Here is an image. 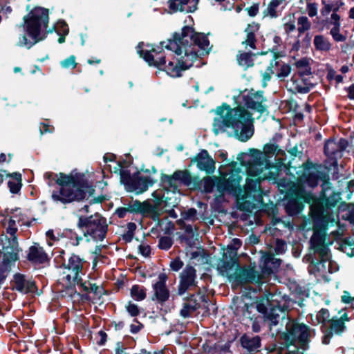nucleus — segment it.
Wrapping results in <instances>:
<instances>
[{"mask_svg":"<svg viewBox=\"0 0 354 354\" xmlns=\"http://www.w3.org/2000/svg\"><path fill=\"white\" fill-rule=\"evenodd\" d=\"M142 43L137 46L138 53L149 64L163 69L172 77H179L182 72L194 65L199 55L208 53L209 41L204 34L198 33L193 28L185 26L180 33H175L173 39L162 41L151 50H143Z\"/></svg>","mask_w":354,"mask_h":354,"instance_id":"f257e3e1","label":"nucleus"},{"mask_svg":"<svg viewBox=\"0 0 354 354\" xmlns=\"http://www.w3.org/2000/svg\"><path fill=\"white\" fill-rule=\"evenodd\" d=\"M239 106H222L216 110L212 130L215 135L232 128L234 136L241 142L250 139L254 133V118L245 108L263 113L267 111L266 98L261 91L245 90L238 97Z\"/></svg>","mask_w":354,"mask_h":354,"instance_id":"f03ea898","label":"nucleus"},{"mask_svg":"<svg viewBox=\"0 0 354 354\" xmlns=\"http://www.w3.org/2000/svg\"><path fill=\"white\" fill-rule=\"evenodd\" d=\"M285 156V151L278 147L275 157L279 162L274 165H271L270 160L263 157L262 152L254 150L252 160L250 161L247 169V174L250 176L257 177V178L255 180L247 178L243 198H252L255 201L261 202L263 199L260 188L261 180H268L279 187H286L284 183L286 180L281 178L282 171L286 170V167L283 163Z\"/></svg>","mask_w":354,"mask_h":354,"instance_id":"7ed1b4c3","label":"nucleus"},{"mask_svg":"<svg viewBox=\"0 0 354 354\" xmlns=\"http://www.w3.org/2000/svg\"><path fill=\"white\" fill-rule=\"evenodd\" d=\"M44 178L49 186L55 180L59 186L57 189L52 192V199L56 203L62 204L70 203L73 201H79L93 194L94 189L87 185L84 176L82 174L65 175L60 173L59 175L53 173H46Z\"/></svg>","mask_w":354,"mask_h":354,"instance_id":"20e7f679","label":"nucleus"},{"mask_svg":"<svg viewBox=\"0 0 354 354\" xmlns=\"http://www.w3.org/2000/svg\"><path fill=\"white\" fill-rule=\"evenodd\" d=\"M48 24V10L43 8H35L24 17L23 28L30 37L22 35L17 45L30 48L33 45L44 39Z\"/></svg>","mask_w":354,"mask_h":354,"instance_id":"39448f33","label":"nucleus"},{"mask_svg":"<svg viewBox=\"0 0 354 354\" xmlns=\"http://www.w3.org/2000/svg\"><path fill=\"white\" fill-rule=\"evenodd\" d=\"M86 261L80 256L73 254L67 261L62 263L64 269V276L60 279L66 287L79 286L83 291L88 290L86 283H83L82 277L85 274L84 265Z\"/></svg>","mask_w":354,"mask_h":354,"instance_id":"423d86ee","label":"nucleus"},{"mask_svg":"<svg viewBox=\"0 0 354 354\" xmlns=\"http://www.w3.org/2000/svg\"><path fill=\"white\" fill-rule=\"evenodd\" d=\"M77 227L82 230L84 236H89L96 241H103L108 230L106 219L98 214L88 217L80 216Z\"/></svg>","mask_w":354,"mask_h":354,"instance_id":"0eeeda50","label":"nucleus"},{"mask_svg":"<svg viewBox=\"0 0 354 354\" xmlns=\"http://www.w3.org/2000/svg\"><path fill=\"white\" fill-rule=\"evenodd\" d=\"M284 183L286 185L285 187L278 185L280 192L282 193L287 192L288 194L290 193L294 194L295 196V198H290L288 201L286 205V210L290 215L297 214L303 209V202H310V196L306 194L304 189L299 185L288 182L287 180H285Z\"/></svg>","mask_w":354,"mask_h":354,"instance_id":"6e6552de","label":"nucleus"},{"mask_svg":"<svg viewBox=\"0 0 354 354\" xmlns=\"http://www.w3.org/2000/svg\"><path fill=\"white\" fill-rule=\"evenodd\" d=\"M314 333L308 326L304 324H293L288 331L287 340L291 344L304 348L308 338Z\"/></svg>","mask_w":354,"mask_h":354,"instance_id":"1a4fd4ad","label":"nucleus"},{"mask_svg":"<svg viewBox=\"0 0 354 354\" xmlns=\"http://www.w3.org/2000/svg\"><path fill=\"white\" fill-rule=\"evenodd\" d=\"M196 270L192 266L187 265L179 275L178 294L183 295L187 291L197 287Z\"/></svg>","mask_w":354,"mask_h":354,"instance_id":"9d476101","label":"nucleus"},{"mask_svg":"<svg viewBox=\"0 0 354 354\" xmlns=\"http://www.w3.org/2000/svg\"><path fill=\"white\" fill-rule=\"evenodd\" d=\"M167 281V274L160 273L157 280L153 281L151 291V300L153 301L163 304L169 300L170 292L166 284Z\"/></svg>","mask_w":354,"mask_h":354,"instance_id":"9b49d317","label":"nucleus"},{"mask_svg":"<svg viewBox=\"0 0 354 354\" xmlns=\"http://www.w3.org/2000/svg\"><path fill=\"white\" fill-rule=\"evenodd\" d=\"M162 183L165 187L175 190L179 185L190 186L192 183V178L187 170H178L171 176L163 175Z\"/></svg>","mask_w":354,"mask_h":354,"instance_id":"f8f14e48","label":"nucleus"},{"mask_svg":"<svg viewBox=\"0 0 354 354\" xmlns=\"http://www.w3.org/2000/svg\"><path fill=\"white\" fill-rule=\"evenodd\" d=\"M14 247L3 249V258L0 262V283L2 282L10 272L12 266L18 259V252H16V242L12 241Z\"/></svg>","mask_w":354,"mask_h":354,"instance_id":"ddd939ff","label":"nucleus"},{"mask_svg":"<svg viewBox=\"0 0 354 354\" xmlns=\"http://www.w3.org/2000/svg\"><path fill=\"white\" fill-rule=\"evenodd\" d=\"M121 178L127 191L135 192L137 194L147 191L149 186L153 184V181L147 176L125 177L122 174Z\"/></svg>","mask_w":354,"mask_h":354,"instance_id":"4468645a","label":"nucleus"},{"mask_svg":"<svg viewBox=\"0 0 354 354\" xmlns=\"http://www.w3.org/2000/svg\"><path fill=\"white\" fill-rule=\"evenodd\" d=\"M17 216H10L9 218H5L3 220V225L6 229V232L7 234L10 236V238L5 236L4 239H1V241L2 242L3 249H6V247L11 248L14 247V244H12V241H15L16 242V252H19V244L17 241V237L16 234L17 232L19 225L17 222Z\"/></svg>","mask_w":354,"mask_h":354,"instance_id":"2eb2a0df","label":"nucleus"},{"mask_svg":"<svg viewBox=\"0 0 354 354\" xmlns=\"http://www.w3.org/2000/svg\"><path fill=\"white\" fill-rule=\"evenodd\" d=\"M241 176L237 171H232L227 177L220 179L216 184V189L220 194L225 192L236 193L240 189Z\"/></svg>","mask_w":354,"mask_h":354,"instance_id":"dca6fc26","label":"nucleus"},{"mask_svg":"<svg viewBox=\"0 0 354 354\" xmlns=\"http://www.w3.org/2000/svg\"><path fill=\"white\" fill-rule=\"evenodd\" d=\"M348 320V318L346 314H344L339 318L333 317L330 320H328L326 330L323 332L324 333L322 339L323 344H329L333 333L339 334L342 333L346 328L344 322Z\"/></svg>","mask_w":354,"mask_h":354,"instance_id":"f3484780","label":"nucleus"},{"mask_svg":"<svg viewBox=\"0 0 354 354\" xmlns=\"http://www.w3.org/2000/svg\"><path fill=\"white\" fill-rule=\"evenodd\" d=\"M198 3L199 0H168V13L194 12L197 10Z\"/></svg>","mask_w":354,"mask_h":354,"instance_id":"a211bd4d","label":"nucleus"},{"mask_svg":"<svg viewBox=\"0 0 354 354\" xmlns=\"http://www.w3.org/2000/svg\"><path fill=\"white\" fill-rule=\"evenodd\" d=\"M286 87L294 93H307L313 87V84L304 76L294 74L291 79L288 81Z\"/></svg>","mask_w":354,"mask_h":354,"instance_id":"6ab92c4d","label":"nucleus"},{"mask_svg":"<svg viewBox=\"0 0 354 354\" xmlns=\"http://www.w3.org/2000/svg\"><path fill=\"white\" fill-rule=\"evenodd\" d=\"M11 283L13 290L22 294L32 292L35 288V283L26 279L25 276L20 273H17L14 275Z\"/></svg>","mask_w":354,"mask_h":354,"instance_id":"aec40b11","label":"nucleus"},{"mask_svg":"<svg viewBox=\"0 0 354 354\" xmlns=\"http://www.w3.org/2000/svg\"><path fill=\"white\" fill-rule=\"evenodd\" d=\"M27 259L35 265L44 264L49 260L47 253L38 243H34L29 248Z\"/></svg>","mask_w":354,"mask_h":354,"instance_id":"412c9836","label":"nucleus"},{"mask_svg":"<svg viewBox=\"0 0 354 354\" xmlns=\"http://www.w3.org/2000/svg\"><path fill=\"white\" fill-rule=\"evenodd\" d=\"M197 167L202 171H205L208 174L214 172L215 161L209 155L205 149L201 150L195 158Z\"/></svg>","mask_w":354,"mask_h":354,"instance_id":"4be33fe9","label":"nucleus"},{"mask_svg":"<svg viewBox=\"0 0 354 354\" xmlns=\"http://www.w3.org/2000/svg\"><path fill=\"white\" fill-rule=\"evenodd\" d=\"M239 265L236 260L231 259L230 261H223L218 264V270L222 275L232 277L233 274H236Z\"/></svg>","mask_w":354,"mask_h":354,"instance_id":"5701e85b","label":"nucleus"},{"mask_svg":"<svg viewBox=\"0 0 354 354\" xmlns=\"http://www.w3.org/2000/svg\"><path fill=\"white\" fill-rule=\"evenodd\" d=\"M241 346L249 351H257L261 346V339L259 336L250 337L244 335L241 338Z\"/></svg>","mask_w":354,"mask_h":354,"instance_id":"b1692460","label":"nucleus"},{"mask_svg":"<svg viewBox=\"0 0 354 354\" xmlns=\"http://www.w3.org/2000/svg\"><path fill=\"white\" fill-rule=\"evenodd\" d=\"M258 28L255 24L250 25L249 24L248 27L245 28V32H246V39L245 41L242 42L243 45L245 46H250L252 49L256 48L255 43H256V37L255 32L257 31Z\"/></svg>","mask_w":354,"mask_h":354,"instance_id":"393cba45","label":"nucleus"},{"mask_svg":"<svg viewBox=\"0 0 354 354\" xmlns=\"http://www.w3.org/2000/svg\"><path fill=\"white\" fill-rule=\"evenodd\" d=\"M330 313L328 309L322 308L316 315L315 319L311 316V321L313 324L317 325L319 324H322L323 332L325 331L328 324V320L330 319Z\"/></svg>","mask_w":354,"mask_h":354,"instance_id":"a878e982","label":"nucleus"},{"mask_svg":"<svg viewBox=\"0 0 354 354\" xmlns=\"http://www.w3.org/2000/svg\"><path fill=\"white\" fill-rule=\"evenodd\" d=\"M324 153L328 158L332 159L340 156L342 153L338 145L333 140H329L325 143Z\"/></svg>","mask_w":354,"mask_h":354,"instance_id":"bb28decb","label":"nucleus"},{"mask_svg":"<svg viewBox=\"0 0 354 354\" xmlns=\"http://www.w3.org/2000/svg\"><path fill=\"white\" fill-rule=\"evenodd\" d=\"M313 44L317 50L327 52L331 48V44L329 39L324 35H315L313 39Z\"/></svg>","mask_w":354,"mask_h":354,"instance_id":"cd10ccee","label":"nucleus"},{"mask_svg":"<svg viewBox=\"0 0 354 354\" xmlns=\"http://www.w3.org/2000/svg\"><path fill=\"white\" fill-rule=\"evenodd\" d=\"M283 1V0H271L264 11V15L272 18L277 17L281 12L280 6Z\"/></svg>","mask_w":354,"mask_h":354,"instance_id":"c85d7f7f","label":"nucleus"},{"mask_svg":"<svg viewBox=\"0 0 354 354\" xmlns=\"http://www.w3.org/2000/svg\"><path fill=\"white\" fill-rule=\"evenodd\" d=\"M11 179L8 180V185L12 194H17L21 188V175L19 173H13L10 175Z\"/></svg>","mask_w":354,"mask_h":354,"instance_id":"c756f323","label":"nucleus"},{"mask_svg":"<svg viewBox=\"0 0 354 354\" xmlns=\"http://www.w3.org/2000/svg\"><path fill=\"white\" fill-rule=\"evenodd\" d=\"M252 55L250 53H241L237 55V62L239 66L243 67L244 69H248L250 67L253 66L254 60Z\"/></svg>","mask_w":354,"mask_h":354,"instance_id":"7c9ffc66","label":"nucleus"},{"mask_svg":"<svg viewBox=\"0 0 354 354\" xmlns=\"http://www.w3.org/2000/svg\"><path fill=\"white\" fill-rule=\"evenodd\" d=\"M130 294L134 300L142 301L146 298L147 289L140 285H133L131 288Z\"/></svg>","mask_w":354,"mask_h":354,"instance_id":"2f4dec72","label":"nucleus"},{"mask_svg":"<svg viewBox=\"0 0 354 354\" xmlns=\"http://www.w3.org/2000/svg\"><path fill=\"white\" fill-rule=\"evenodd\" d=\"M140 214L144 216L151 217L153 219L158 217L156 206L148 202L142 203Z\"/></svg>","mask_w":354,"mask_h":354,"instance_id":"473e14b6","label":"nucleus"},{"mask_svg":"<svg viewBox=\"0 0 354 354\" xmlns=\"http://www.w3.org/2000/svg\"><path fill=\"white\" fill-rule=\"evenodd\" d=\"M295 66L297 68V73L296 75H306L311 74V68L309 66L308 59L302 58L296 62Z\"/></svg>","mask_w":354,"mask_h":354,"instance_id":"72a5a7b5","label":"nucleus"},{"mask_svg":"<svg viewBox=\"0 0 354 354\" xmlns=\"http://www.w3.org/2000/svg\"><path fill=\"white\" fill-rule=\"evenodd\" d=\"M62 236L70 239L73 245L77 246L82 240V236H79L74 230L71 229H66L62 232Z\"/></svg>","mask_w":354,"mask_h":354,"instance_id":"f704fd0d","label":"nucleus"},{"mask_svg":"<svg viewBox=\"0 0 354 354\" xmlns=\"http://www.w3.org/2000/svg\"><path fill=\"white\" fill-rule=\"evenodd\" d=\"M279 312H281L279 308H272L266 313L265 318L270 322L271 325L276 326L279 323Z\"/></svg>","mask_w":354,"mask_h":354,"instance_id":"c9c22d12","label":"nucleus"},{"mask_svg":"<svg viewBox=\"0 0 354 354\" xmlns=\"http://www.w3.org/2000/svg\"><path fill=\"white\" fill-rule=\"evenodd\" d=\"M324 241V236L322 232H315L310 239V242L311 247L315 249L325 245Z\"/></svg>","mask_w":354,"mask_h":354,"instance_id":"e433bc0d","label":"nucleus"},{"mask_svg":"<svg viewBox=\"0 0 354 354\" xmlns=\"http://www.w3.org/2000/svg\"><path fill=\"white\" fill-rule=\"evenodd\" d=\"M298 32L301 34L310 28L311 24L306 16L299 17L297 19Z\"/></svg>","mask_w":354,"mask_h":354,"instance_id":"4c0bfd02","label":"nucleus"},{"mask_svg":"<svg viewBox=\"0 0 354 354\" xmlns=\"http://www.w3.org/2000/svg\"><path fill=\"white\" fill-rule=\"evenodd\" d=\"M278 146L274 143H268L263 147V156L266 159L272 158L275 156L278 149Z\"/></svg>","mask_w":354,"mask_h":354,"instance_id":"58836bf2","label":"nucleus"},{"mask_svg":"<svg viewBox=\"0 0 354 354\" xmlns=\"http://www.w3.org/2000/svg\"><path fill=\"white\" fill-rule=\"evenodd\" d=\"M202 186L203 191L206 193H211L212 192L214 187L216 185L215 183V178L212 176H207L205 177L202 180Z\"/></svg>","mask_w":354,"mask_h":354,"instance_id":"ea45409f","label":"nucleus"},{"mask_svg":"<svg viewBox=\"0 0 354 354\" xmlns=\"http://www.w3.org/2000/svg\"><path fill=\"white\" fill-rule=\"evenodd\" d=\"M274 65V66L279 65V62H277L275 59L272 61V62L270 63V66H268L266 68V70L265 71V72L262 74V77H263V86H266L267 82L268 81H270L272 75L274 74V71L273 70Z\"/></svg>","mask_w":354,"mask_h":354,"instance_id":"a19ab883","label":"nucleus"},{"mask_svg":"<svg viewBox=\"0 0 354 354\" xmlns=\"http://www.w3.org/2000/svg\"><path fill=\"white\" fill-rule=\"evenodd\" d=\"M283 28L287 34H289L290 32L295 30L296 27L294 15H290L287 17H285L283 18Z\"/></svg>","mask_w":354,"mask_h":354,"instance_id":"79ce46f5","label":"nucleus"},{"mask_svg":"<svg viewBox=\"0 0 354 354\" xmlns=\"http://www.w3.org/2000/svg\"><path fill=\"white\" fill-rule=\"evenodd\" d=\"M320 177L318 171H311L308 174L306 181L310 187H315L318 185Z\"/></svg>","mask_w":354,"mask_h":354,"instance_id":"37998d69","label":"nucleus"},{"mask_svg":"<svg viewBox=\"0 0 354 354\" xmlns=\"http://www.w3.org/2000/svg\"><path fill=\"white\" fill-rule=\"evenodd\" d=\"M313 250L316 253L319 254L321 261L326 263L330 259V251L326 245H324L322 247H318Z\"/></svg>","mask_w":354,"mask_h":354,"instance_id":"c03bdc74","label":"nucleus"},{"mask_svg":"<svg viewBox=\"0 0 354 354\" xmlns=\"http://www.w3.org/2000/svg\"><path fill=\"white\" fill-rule=\"evenodd\" d=\"M264 263L266 266L272 265V268L277 269L281 264V259L275 258L272 254H266L263 256Z\"/></svg>","mask_w":354,"mask_h":354,"instance_id":"a18cd8bd","label":"nucleus"},{"mask_svg":"<svg viewBox=\"0 0 354 354\" xmlns=\"http://www.w3.org/2000/svg\"><path fill=\"white\" fill-rule=\"evenodd\" d=\"M326 78L330 82L335 80L337 84H339L343 81V76L337 75L336 71L331 67H327Z\"/></svg>","mask_w":354,"mask_h":354,"instance_id":"49530a36","label":"nucleus"},{"mask_svg":"<svg viewBox=\"0 0 354 354\" xmlns=\"http://www.w3.org/2000/svg\"><path fill=\"white\" fill-rule=\"evenodd\" d=\"M172 245L173 241L169 236H162L159 239L158 248L161 250H168Z\"/></svg>","mask_w":354,"mask_h":354,"instance_id":"de8ad7c7","label":"nucleus"},{"mask_svg":"<svg viewBox=\"0 0 354 354\" xmlns=\"http://www.w3.org/2000/svg\"><path fill=\"white\" fill-rule=\"evenodd\" d=\"M12 216H17V222L19 225H29L30 223L27 221L26 216L21 212L19 211L18 209L11 211Z\"/></svg>","mask_w":354,"mask_h":354,"instance_id":"09e8293b","label":"nucleus"},{"mask_svg":"<svg viewBox=\"0 0 354 354\" xmlns=\"http://www.w3.org/2000/svg\"><path fill=\"white\" fill-rule=\"evenodd\" d=\"M196 311L194 306L187 305L185 302L183 304V308L180 310V315L184 318L189 317Z\"/></svg>","mask_w":354,"mask_h":354,"instance_id":"8fccbe9b","label":"nucleus"},{"mask_svg":"<svg viewBox=\"0 0 354 354\" xmlns=\"http://www.w3.org/2000/svg\"><path fill=\"white\" fill-rule=\"evenodd\" d=\"M46 236L47 238L48 244L51 246L53 245V243L57 241L62 236V234H60L57 232L56 234L53 230H49L46 232Z\"/></svg>","mask_w":354,"mask_h":354,"instance_id":"3c124183","label":"nucleus"},{"mask_svg":"<svg viewBox=\"0 0 354 354\" xmlns=\"http://www.w3.org/2000/svg\"><path fill=\"white\" fill-rule=\"evenodd\" d=\"M340 26L333 27L330 31V34L335 41H344L346 37L340 32Z\"/></svg>","mask_w":354,"mask_h":354,"instance_id":"603ef678","label":"nucleus"},{"mask_svg":"<svg viewBox=\"0 0 354 354\" xmlns=\"http://www.w3.org/2000/svg\"><path fill=\"white\" fill-rule=\"evenodd\" d=\"M280 68L277 73V75L280 79H283L289 75L291 71V68L288 64H283L279 65Z\"/></svg>","mask_w":354,"mask_h":354,"instance_id":"864d4df0","label":"nucleus"},{"mask_svg":"<svg viewBox=\"0 0 354 354\" xmlns=\"http://www.w3.org/2000/svg\"><path fill=\"white\" fill-rule=\"evenodd\" d=\"M241 244L242 243L239 239H234L232 242L227 246V249L230 250V255L235 257L236 251L240 248Z\"/></svg>","mask_w":354,"mask_h":354,"instance_id":"5fc2aeb1","label":"nucleus"},{"mask_svg":"<svg viewBox=\"0 0 354 354\" xmlns=\"http://www.w3.org/2000/svg\"><path fill=\"white\" fill-rule=\"evenodd\" d=\"M62 68H74L77 66V63L75 62V57L74 55H71L67 59H64L60 63Z\"/></svg>","mask_w":354,"mask_h":354,"instance_id":"6e6d98bb","label":"nucleus"},{"mask_svg":"<svg viewBox=\"0 0 354 354\" xmlns=\"http://www.w3.org/2000/svg\"><path fill=\"white\" fill-rule=\"evenodd\" d=\"M274 250L277 254H281L286 250V243L281 239H277L274 247Z\"/></svg>","mask_w":354,"mask_h":354,"instance_id":"4d7b16f0","label":"nucleus"},{"mask_svg":"<svg viewBox=\"0 0 354 354\" xmlns=\"http://www.w3.org/2000/svg\"><path fill=\"white\" fill-rule=\"evenodd\" d=\"M126 310L131 317H136L140 314L138 306L131 301H129L126 306Z\"/></svg>","mask_w":354,"mask_h":354,"instance_id":"13d9d810","label":"nucleus"},{"mask_svg":"<svg viewBox=\"0 0 354 354\" xmlns=\"http://www.w3.org/2000/svg\"><path fill=\"white\" fill-rule=\"evenodd\" d=\"M139 253L145 257H149L151 254V248L145 242H142L138 246Z\"/></svg>","mask_w":354,"mask_h":354,"instance_id":"bf43d9fd","label":"nucleus"},{"mask_svg":"<svg viewBox=\"0 0 354 354\" xmlns=\"http://www.w3.org/2000/svg\"><path fill=\"white\" fill-rule=\"evenodd\" d=\"M322 3L323 6L320 10V14L322 17H326L332 11L333 3L331 2L327 3L325 0H322Z\"/></svg>","mask_w":354,"mask_h":354,"instance_id":"052dcab7","label":"nucleus"},{"mask_svg":"<svg viewBox=\"0 0 354 354\" xmlns=\"http://www.w3.org/2000/svg\"><path fill=\"white\" fill-rule=\"evenodd\" d=\"M183 262L178 257L171 261L169 264L171 269L175 272L180 270L183 268Z\"/></svg>","mask_w":354,"mask_h":354,"instance_id":"680f3d73","label":"nucleus"},{"mask_svg":"<svg viewBox=\"0 0 354 354\" xmlns=\"http://www.w3.org/2000/svg\"><path fill=\"white\" fill-rule=\"evenodd\" d=\"M306 10L310 17H313L317 14V4L316 3H308Z\"/></svg>","mask_w":354,"mask_h":354,"instance_id":"e2e57ef3","label":"nucleus"},{"mask_svg":"<svg viewBox=\"0 0 354 354\" xmlns=\"http://www.w3.org/2000/svg\"><path fill=\"white\" fill-rule=\"evenodd\" d=\"M142 203L136 201L132 203L129 204L128 207L131 213H140Z\"/></svg>","mask_w":354,"mask_h":354,"instance_id":"0e129e2a","label":"nucleus"},{"mask_svg":"<svg viewBox=\"0 0 354 354\" xmlns=\"http://www.w3.org/2000/svg\"><path fill=\"white\" fill-rule=\"evenodd\" d=\"M68 25L64 21H59L57 23V31L58 34L66 35L68 33Z\"/></svg>","mask_w":354,"mask_h":354,"instance_id":"69168bd1","label":"nucleus"},{"mask_svg":"<svg viewBox=\"0 0 354 354\" xmlns=\"http://www.w3.org/2000/svg\"><path fill=\"white\" fill-rule=\"evenodd\" d=\"M115 354H129L128 349L124 346V343L118 342L115 348Z\"/></svg>","mask_w":354,"mask_h":354,"instance_id":"338daca9","label":"nucleus"},{"mask_svg":"<svg viewBox=\"0 0 354 354\" xmlns=\"http://www.w3.org/2000/svg\"><path fill=\"white\" fill-rule=\"evenodd\" d=\"M328 23L333 25V27L341 26L340 16L337 13H332Z\"/></svg>","mask_w":354,"mask_h":354,"instance_id":"774afa93","label":"nucleus"}]
</instances>
